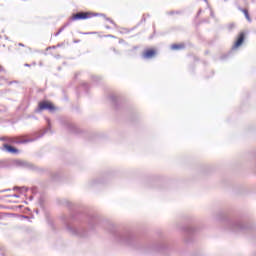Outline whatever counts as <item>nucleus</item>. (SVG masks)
Listing matches in <instances>:
<instances>
[{
    "instance_id": "1",
    "label": "nucleus",
    "mask_w": 256,
    "mask_h": 256,
    "mask_svg": "<svg viewBox=\"0 0 256 256\" xmlns=\"http://www.w3.org/2000/svg\"><path fill=\"white\" fill-rule=\"evenodd\" d=\"M91 17H93V15L89 12H80L72 17V21H78L79 19H91Z\"/></svg>"
},
{
    "instance_id": "2",
    "label": "nucleus",
    "mask_w": 256,
    "mask_h": 256,
    "mask_svg": "<svg viewBox=\"0 0 256 256\" xmlns=\"http://www.w3.org/2000/svg\"><path fill=\"white\" fill-rule=\"evenodd\" d=\"M47 109L48 111H54L55 110V106H53V104L49 103V102H42L39 104V110L43 111Z\"/></svg>"
},
{
    "instance_id": "3",
    "label": "nucleus",
    "mask_w": 256,
    "mask_h": 256,
    "mask_svg": "<svg viewBox=\"0 0 256 256\" xmlns=\"http://www.w3.org/2000/svg\"><path fill=\"white\" fill-rule=\"evenodd\" d=\"M243 41H245V33L242 32L240 33L236 43L234 44V49H237V47H241L243 45Z\"/></svg>"
},
{
    "instance_id": "4",
    "label": "nucleus",
    "mask_w": 256,
    "mask_h": 256,
    "mask_svg": "<svg viewBox=\"0 0 256 256\" xmlns=\"http://www.w3.org/2000/svg\"><path fill=\"white\" fill-rule=\"evenodd\" d=\"M155 50H146L143 54L144 59H153L155 57Z\"/></svg>"
},
{
    "instance_id": "5",
    "label": "nucleus",
    "mask_w": 256,
    "mask_h": 256,
    "mask_svg": "<svg viewBox=\"0 0 256 256\" xmlns=\"http://www.w3.org/2000/svg\"><path fill=\"white\" fill-rule=\"evenodd\" d=\"M69 231H71L72 235H79L80 237H83V234H81V230L75 227H68Z\"/></svg>"
},
{
    "instance_id": "6",
    "label": "nucleus",
    "mask_w": 256,
    "mask_h": 256,
    "mask_svg": "<svg viewBox=\"0 0 256 256\" xmlns=\"http://www.w3.org/2000/svg\"><path fill=\"white\" fill-rule=\"evenodd\" d=\"M4 149L5 151H7L8 153H17V149L13 148L12 146L9 145H4Z\"/></svg>"
},
{
    "instance_id": "7",
    "label": "nucleus",
    "mask_w": 256,
    "mask_h": 256,
    "mask_svg": "<svg viewBox=\"0 0 256 256\" xmlns=\"http://www.w3.org/2000/svg\"><path fill=\"white\" fill-rule=\"evenodd\" d=\"M185 46L183 45V44H173L172 46H171V49L173 50V51H177V50H179V49H183Z\"/></svg>"
},
{
    "instance_id": "8",
    "label": "nucleus",
    "mask_w": 256,
    "mask_h": 256,
    "mask_svg": "<svg viewBox=\"0 0 256 256\" xmlns=\"http://www.w3.org/2000/svg\"><path fill=\"white\" fill-rule=\"evenodd\" d=\"M14 191H19V193H27V187H14Z\"/></svg>"
},
{
    "instance_id": "9",
    "label": "nucleus",
    "mask_w": 256,
    "mask_h": 256,
    "mask_svg": "<svg viewBox=\"0 0 256 256\" xmlns=\"http://www.w3.org/2000/svg\"><path fill=\"white\" fill-rule=\"evenodd\" d=\"M242 12L244 13L247 21H249V23H251V17L249 16V12L246 9H242Z\"/></svg>"
},
{
    "instance_id": "10",
    "label": "nucleus",
    "mask_w": 256,
    "mask_h": 256,
    "mask_svg": "<svg viewBox=\"0 0 256 256\" xmlns=\"http://www.w3.org/2000/svg\"><path fill=\"white\" fill-rule=\"evenodd\" d=\"M29 141L31 140H22V141H19L18 143H29Z\"/></svg>"
},
{
    "instance_id": "11",
    "label": "nucleus",
    "mask_w": 256,
    "mask_h": 256,
    "mask_svg": "<svg viewBox=\"0 0 256 256\" xmlns=\"http://www.w3.org/2000/svg\"><path fill=\"white\" fill-rule=\"evenodd\" d=\"M61 31H63V28L60 29V30L56 33V37H57V35H59V33H61Z\"/></svg>"
},
{
    "instance_id": "12",
    "label": "nucleus",
    "mask_w": 256,
    "mask_h": 256,
    "mask_svg": "<svg viewBox=\"0 0 256 256\" xmlns=\"http://www.w3.org/2000/svg\"><path fill=\"white\" fill-rule=\"evenodd\" d=\"M14 197H16L18 199L19 195L15 194Z\"/></svg>"
},
{
    "instance_id": "13",
    "label": "nucleus",
    "mask_w": 256,
    "mask_h": 256,
    "mask_svg": "<svg viewBox=\"0 0 256 256\" xmlns=\"http://www.w3.org/2000/svg\"><path fill=\"white\" fill-rule=\"evenodd\" d=\"M19 46H20V47H24V45H23V44H21V43L19 44Z\"/></svg>"
},
{
    "instance_id": "14",
    "label": "nucleus",
    "mask_w": 256,
    "mask_h": 256,
    "mask_svg": "<svg viewBox=\"0 0 256 256\" xmlns=\"http://www.w3.org/2000/svg\"><path fill=\"white\" fill-rule=\"evenodd\" d=\"M25 67H29V64H25Z\"/></svg>"
},
{
    "instance_id": "15",
    "label": "nucleus",
    "mask_w": 256,
    "mask_h": 256,
    "mask_svg": "<svg viewBox=\"0 0 256 256\" xmlns=\"http://www.w3.org/2000/svg\"><path fill=\"white\" fill-rule=\"evenodd\" d=\"M1 69H3L2 67H0V71H1Z\"/></svg>"
}]
</instances>
